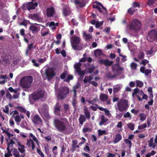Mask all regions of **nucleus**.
I'll list each match as a JSON object with an SVG mask.
<instances>
[{
	"label": "nucleus",
	"mask_w": 157,
	"mask_h": 157,
	"mask_svg": "<svg viewBox=\"0 0 157 157\" xmlns=\"http://www.w3.org/2000/svg\"><path fill=\"white\" fill-rule=\"evenodd\" d=\"M84 113L86 117L88 119H89L90 117V113L89 112L88 109H85L84 110Z\"/></svg>",
	"instance_id": "49530a36"
},
{
	"label": "nucleus",
	"mask_w": 157,
	"mask_h": 157,
	"mask_svg": "<svg viewBox=\"0 0 157 157\" xmlns=\"http://www.w3.org/2000/svg\"><path fill=\"white\" fill-rule=\"evenodd\" d=\"M128 139H125L124 140V141L127 144H128L129 145V147L130 148L132 146V143L129 140H132L133 138H128Z\"/></svg>",
	"instance_id": "de8ad7c7"
},
{
	"label": "nucleus",
	"mask_w": 157,
	"mask_h": 157,
	"mask_svg": "<svg viewBox=\"0 0 157 157\" xmlns=\"http://www.w3.org/2000/svg\"><path fill=\"white\" fill-rule=\"evenodd\" d=\"M153 138H151L150 140L148 142V145L149 147H153V148H154L155 145H153Z\"/></svg>",
	"instance_id": "09e8293b"
},
{
	"label": "nucleus",
	"mask_w": 157,
	"mask_h": 157,
	"mask_svg": "<svg viewBox=\"0 0 157 157\" xmlns=\"http://www.w3.org/2000/svg\"><path fill=\"white\" fill-rule=\"evenodd\" d=\"M54 121L55 126L58 130L59 131L64 130L68 123L67 121L65 118L60 120L55 119Z\"/></svg>",
	"instance_id": "f257e3e1"
},
{
	"label": "nucleus",
	"mask_w": 157,
	"mask_h": 157,
	"mask_svg": "<svg viewBox=\"0 0 157 157\" xmlns=\"http://www.w3.org/2000/svg\"><path fill=\"white\" fill-rule=\"evenodd\" d=\"M29 17L32 19L36 21H39L41 20L39 13L31 14L29 15Z\"/></svg>",
	"instance_id": "a211bd4d"
},
{
	"label": "nucleus",
	"mask_w": 157,
	"mask_h": 157,
	"mask_svg": "<svg viewBox=\"0 0 157 157\" xmlns=\"http://www.w3.org/2000/svg\"><path fill=\"white\" fill-rule=\"evenodd\" d=\"M77 103V101H76V100L75 98H74L72 100V104L73 105V107L75 108H75L76 106V104Z\"/></svg>",
	"instance_id": "bf43d9fd"
},
{
	"label": "nucleus",
	"mask_w": 157,
	"mask_h": 157,
	"mask_svg": "<svg viewBox=\"0 0 157 157\" xmlns=\"http://www.w3.org/2000/svg\"><path fill=\"white\" fill-rule=\"evenodd\" d=\"M80 85L79 83H77L73 87V90L72 91L74 92V96L75 98L76 96V93L78 91V90L80 88Z\"/></svg>",
	"instance_id": "aec40b11"
},
{
	"label": "nucleus",
	"mask_w": 157,
	"mask_h": 157,
	"mask_svg": "<svg viewBox=\"0 0 157 157\" xmlns=\"http://www.w3.org/2000/svg\"><path fill=\"white\" fill-rule=\"evenodd\" d=\"M32 120L35 124H40L42 123V120L37 115L33 116L32 117Z\"/></svg>",
	"instance_id": "f8f14e48"
},
{
	"label": "nucleus",
	"mask_w": 157,
	"mask_h": 157,
	"mask_svg": "<svg viewBox=\"0 0 157 157\" xmlns=\"http://www.w3.org/2000/svg\"><path fill=\"white\" fill-rule=\"evenodd\" d=\"M12 154L14 157H20L21 155L17 149L15 147L12 148Z\"/></svg>",
	"instance_id": "4be33fe9"
},
{
	"label": "nucleus",
	"mask_w": 157,
	"mask_h": 157,
	"mask_svg": "<svg viewBox=\"0 0 157 157\" xmlns=\"http://www.w3.org/2000/svg\"><path fill=\"white\" fill-rule=\"evenodd\" d=\"M69 93V89L67 87H62L59 88V91L57 94V98L59 99H63L65 98L66 95Z\"/></svg>",
	"instance_id": "20e7f679"
},
{
	"label": "nucleus",
	"mask_w": 157,
	"mask_h": 157,
	"mask_svg": "<svg viewBox=\"0 0 157 157\" xmlns=\"http://www.w3.org/2000/svg\"><path fill=\"white\" fill-rule=\"evenodd\" d=\"M45 74L48 80L51 79L56 75L54 69L53 68H49L46 69Z\"/></svg>",
	"instance_id": "9d476101"
},
{
	"label": "nucleus",
	"mask_w": 157,
	"mask_h": 157,
	"mask_svg": "<svg viewBox=\"0 0 157 157\" xmlns=\"http://www.w3.org/2000/svg\"><path fill=\"white\" fill-rule=\"evenodd\" d=\"M108 98V96L106 94L102 93L100 95V99L101 101H105Z\"/></svg>",
	"instance_id": "5701e85b"
},
{
	"label": "nucleus",
	"mask_w": 157,
	"mask_h": 157,
	"mask_svg": "<svg viewBox=\"0 0 157 157\" xmlns=\"http://www.w3.org/2000/svg\"><path fill=\"white\" fill-rule=\"evenodd\" d=\"M74 2L77 6L80 8L84 6L85 5L84 1L82 0H75Z\"/></svg>",
	"instance_id": "6ab92c4d"
},
{
	"label": "nucleus",
	"mask_w": 157,
	"mask_h": 157,
	"mask_svg": "<svg viewBox=\"0 0 157 157\" xmlns=\"http://www.w3.org/2000/svg\"><path fill=\"white\" fill-rule=\"evenodd\" d=\"M10 138H6V140H7V146H9L10 147H12L13 146V145L15 144V142L12 139L10 140L9 141L8 139Z\"/></svg>",
	"instance_id": "2f4dec72"
},
{
	"label": "nucleus",
	"mask_w": 157,
	"mask_h": 157,
	"mask_svg": "<svg viewBox=\"0 0 157 157\" xmlns=\"http://www.w3.org/2000/svg\"><path fill=\"white\" fill-rule=\"evenodd\" d=\"M136 82L137 86L139 87H141L143 86V82L141 81L137 80L136 81Z\"/></svg>",
	"instance_id": "5fc2aeb1"
},
{
	"label": "nucleus",
	"mask_w": 157,
	"mask_h": 157,
	"mask_svg": "<svg viewBox=\"0 0 157 157\" xmlns=\"http://www.w3.org/2000/svg\"><path fill=\"white\" fill-rule=\"evenodd\" d=\"M4 112L6 113H8L9 111V108L8 105H6L5 107V108L3 110Z\"/></svg>",
	"instance_id": "774afa93"
},
{
	"label": "nucleus",
	"mask_w": 157,
	"mask_h": 157,
	"mask_svg": "<svg viewBox=\"0 0 157 157\" xmlns=\"http://www.w3.org/2000/svg\"><path fill=\"white\" fill-rule=\"evenodd\" d=\"M29 29L30 30L32 31L33 33H36L38 31V28L34 25L30 26Z\"/></svg>",
	"instance_id": "473e14b6"
},
{
	"label": "nucleus",
	"mask_w": 157,
	"mask_h": 157,
	"mask_svg": "<svg viewBox=\"0 0 157 157\" xmlns=\"http://www.w3.org/2000/svg\"><path fill=\"white\" fill-rule=\"evenodd\" d=\"M67 71H65L63 72L61 75L60 78L62 79H64L65 78L67 77Z\"/></svg>",
	"instance_id": "864d4df0"
},
{
	"label": "nucleus",
	"mask_w": 157,
	"mask_h": 157,
	"mask_svg": "<svg viewBox=\"0 0 157 157\" xmlns=\"http://www.w3.org/2000/svg\"><path fill=\"white\" fill-rule=\"evenodd\" d=\"M108 121V119L106 118L104 115H101V121L99 123L100 125L104 124Z\"/></svg>",
	"instance_id": "393cba45"
},
{
	"label": "nucleus",
	"mask_w": 157,
	"mask_h": 157,
	"mask_svg": "<svg viewBox=\"0 0 157 157\" xmlns=\"http://www.w3.org/2000/svg\"><path fill=\"white\" fill-rule=\"evenodd\" d=\"M9 90L11 92H13L14 93H16L17 91H19V89H14L12 87H10L9 88Z\"/></svg>",
	"instance_id": "3c124183"
},
{
	"label": "nucleus",
	"mask_w": 157,
	"mask_h": 157,
	"mask_svg": "<svg viewBox=\"0 0 157 157\" xmlns=\"http://www.w3.org/2000/svg\"><path fill=\"white\" fill-rule=\"evenodd\" d=\"M144 54L142 52H140L139 53L138 57L140 59H142L144 58Z\"/></svg>",
	"instance_id": "603ef678"
},
{
	"label": "nucleus",
	"mask_w": 157,
	"mask_h": 157,
	"mask_svg": "<svg viewBox=\"0 0 157 157\" xmlns=\"http://www.w3.org/2000/svg\"><path fill=\"white\" fill-rule=\"evenodd\" d=\"M103 23V21H101L100 22L98 21L97 22V23L96 25H95L96 27V28H98L100 27L102 25Z\"/></svg>",
	"instance_id": "e2e57ef3"
},
{
	"label": "nucleus",
	"mask_w": 157,
	"mask_h": 157,
	"mask_svg": "<svg viewBox=\"0 0 157 157\" xmlns=\"http://www.w3.org/2000/svg\"><path fill=\"white\" fill-rule=\"evenodd\" d=\"M127 126L128 128L132 131L134 129L135 125L132 123H130L127 124Z\"/></svg>",
	"instance_id": "79ce46f5"
},
{
	"label": "nucleus",
	"mask_w": 157,
	"mask_h": 157,
	"mask_svg": "<svg viewBox=\"0 0 157 157\" xmlns=\"http://www.w3.org/2000/svg\"><path fill=\"white\" fill-rule=\"evenodd\" d=\"M143 94H144V92L142 90H139L138 88H136L134 90L132 95L133 97H134L135 96H142Z\"/></svg>",
	"instance_id": "4468645a"
},
{
	"label": "nucleus",
	"mask_w": 157,
	"mask_h": 157,
	"mask_svg": "<svg viewBox=\"0 0 157 157\" xmlns=\"http://www.w3.org/2000/svg\"><path fill=\"white\" fill-rule=\"evenodd\" d=\"M37 152L41 157H44V155L42 151L39 149L37 148Z\"/></svg>",
	"instance_id": "6e6d98bb"
},
{
	"label": "nucleus",
	"mask_w": 157,
	"mask_h": 157,
	"mask_svg": "<svg viewBox=\"0 0 157 157\" xmlns=\"http://www.w3.org/2000/svg\"><path fill=\"white\" fill-rule=\"evenodd\" d=\"M67 78L65 79L64 81L66 82H69L70 80H72L73 79V77L71 75H69L67 73Z\"/></svg>",
	"instance_id": "a18cd8bd"
},
{
	"label": "nucleus",
	"mask_w": 157,
	"mask_h": 157,
	"mask_svg": "<svg viewBox=\"0 0 157 157\" xmlns=\"http://www.w3.org/2000/svg\"><path fill=\"white\" fill-rule=\"evenodd\" d=\"M44 92V91L38 90L34 92L32 94V98L34 100L40 99L43 98Z\"/></svg>",
	"instance_id": "1a4fd4ad"
},
{
	"label": "nucleus",
	"mask_w": 157,
	"mask_h": 157,
	"mask_svg": "<svg viewBox=\"0 0 157 157\" xmlns=\"http://www.w3.org/2000/svg\"><path fill=\"white\" fill-rule=\"evenodd\" d=\"M140 120L141 121H144L146 119V116L144 114H140Z\"/></svg>",
	"instance_id": "4d7b16f0"
},
{
	"label": "nucleus",
	"mask_w": 157,
	"mask_h": 157,
	"mask_svg": "<svg viewBox=\"0 0 157 157\" xmlns=\"http://www.w3.org/2000/svg\"><path fill=\"white\" fill-rule=\"evenodd\" d=\"M147 127V124L144 123L142 125H139L138 127V129H142L145 128Z\"/></svg>",
	"instance_id": "13d9d810"
},
{
	"label": "nucleus",
	"mask_w": 157,
	"mask_h": 157,
	"mask_svg": "<svg viewBox=\"0 0 157 157\" xmlns=\"http://www.w3.org/2000/svg\"><path fill=\"white\" fill-rule=\"evenodd\" d=\"M72 151H74L76 150V148H79V146L77 144H72Z\"/></svg>",
	"instance_id": "680f3d73"
},
{
	"label": "nucleus",
	"mask_w": 157,
	"mask_h": 157,
	"mask_svg": "<svg viewBox=\"0 0 157 157\" xmlns=\"http://www.w3.org/2000/svg\"><path fill=\"white\" fill-rule=\"evenodd\" d=\"M49 33V30L47 29H43L41 31V34L42 36H44Z\"/></svg>",
	"instance_id": "4c0bfd02"
},
{
	"label": "nucleus",
	"mask_w": 157,
	"mask_h": 157,
	"mask_svg": "<svg viewBox=\"0 0 157 157\" xmlns=\"http://www.w3.org/2000/svg\"><path fill=\"white\" fill-rule=\"evenodd\" d=\"M101 63L104 64L106 66H110L113 63L112 61H109L108 60H101L100 61Z\"/></svg>",
	"instance_id": "c85d7f7f"
},
{
	"label": "nucleus",
	"mask_w": 157,
	"mask_h": 157,
	"mask_svg": "<svg viewBox=\"0 0 157 157\" xmlns=\"http://www.w3.org/2000/svg\"><path fill=\"white\" fill-rule=\"evenodd\" d=\"M86 118L84 115H81L79 118L78 120L79 123L81 124H82L84 122L86 121Z\"/></svg>",
	"instance_id": "ea45409f"
},
{
	"label": "nucleus",
	"mask_w": 157,
	"mask_h": 157,
	"mask_svg": "<svg viewBox=\"0 0 157 157\" xmlns=\"http://www.w3.org/2000/svg\"><path fill=\"white\" fill-rule=\"evenodd\" d=\"M33 47V43H32L28 45L26 51V55H28L30 53V50Z\"/></svg>",
	"instance_id": "f704fd0d"
},
{
	"label": "nucleus",
	"mask_w": 157,
	"mask_h": 157,
	"mask_svg": "<svg viewBox=\"0 0 157 157\" xmlns=\"http://www.w3.org/2000/svg\"><path fill=\"white\" fill-rule=\"evenodd\" d=\"M82 131L84 132H90L91 129L90 128L85 127L83 128Z\"/></svg>",
	"instance_id": "69168bd1"
},
{
	"label": "nucleus",
	"mask_w": 157,
	"mask_h": 157,
	"mask_svg": "<svg viewBox=\"0 0 157 157\" xmlns=\"http://www.w3.org/2000/svg\"><path fill=\"white\" fill-rule=\"evenodd\" d=\"M61 105L57 103L54 107V113L55 115L57 116L60 115Z\"/></svg>",
	"instance_id": "2eb2a0df"
},
{
	"label": "nucleus",
	"mask_w": 157,
	"mask_h": 157,
	"mask_svg": "<svg viewBox=\"0 0 157 157\" xmlns=\"http://www.w3.org/2000/svg\"><path fill=\"white\" fill-rule=\"evenodd\" d=\"M33 82V78L31 76H27L21 78L20 81L21 85L23 88H29Z\"/></svg>",
	"instance_id": "7ed1b4c3"
},
{
	"label": "nucleus",
	"mask_w": 157,
	"mask_h": 157,
	"mask_svg": "<svg viewBox=\"0 0 157 157\" xmlns=\"http://www.w3.org/2000/svg\"><path fill=\"white\" fill-rule=\"evenodd\" d=\"M117 105L118 109L121 112L126 111L128 107V103L125 100L120 101L118 103Z\"/></svg>",
	"instance_id": "0eeeda50"
},
{
	"label": "nucleus",
	"mask_w": 157,
	"mask_h": 157,
	"mask_svg": "<svg viewBox=\"0 0 157 157\" xmlns=\"http://www.w3.org/2000/svg\"><path fill=\"white\" fill-rule=\"evenodd\" d=\"M37 5L38 4L37 2L33 3L32 2H30L27 5V9L29 10L34 9L35 7L37 6Z\"/></svg>",
	"instance_id": "f3484780"
},
{
	"label": "nucleus",
	"mask_w": 157,
	"mask_h": 157,
	"mask_svg": "<svg viewBox=\"0 0 157 157\" xmlns=\"http://www.w3.org/2000/svg\"><path fill=\"white\" fill-rule=\"evenodd\" d=\"M124 117L125 118H129L130 119L131 118L130 114L129 112H127L124 115Z\"/></svg>",
	"instance_id": "052dcab7"
},
{
	"label": "nucleus",
	"mask_w": 157,
	"mask_h": 157,
	"mask_svg": "<svg viewBox=\"0 0 157 157\" xmlns=\"http://www.w3.org/2000/svg\"><path fill=\"white\" fill-rule=\"evenodd\" d=\"M97 4H98V5H97V4H94L92 6V7H93L94 8H97L99 6H98V5L100 6L104 10H106V8L104 7L100 3V2H98Z\"/></svg>",
	"instance_id": "a19ab883"
},
{
	"label": "nucleus",
	"mask_w": 157,
	"mask_h": 157,
	"mask_svg": "<svg viewBox=\"0 0 157 157\" xmlns=\"http://www.w3.org/2000/svg\"><path fill=\"white\" fill-rule=\"evenodd\" d=\"M141 25L140 22L136 19L133 20L130 24L129 27L131 30L137 31L141 28Z\"/></svg>",
	"instance_id": "39448f33"
},
{
	"label": "nucleus",
	"mask_w": 157,
	"mask_h": 157,
	"mask_svg": "<svg viewBox=\"0 0 157 157\" xmlns=\"http://www.w3.org/2000/svg\"><path fill=\"white\" fill-rule=\"evenodd\" d=\"M81 64L79 63H76L74 65V67L76 71L80 75H83L85 74L84 71H81L80 69Z\"/></svg>",
	"instance_id": "9b49d317"
},
{
	"label": "nucleus",
	"mask_w": 157,
	"mask_h": 157,
	"mask_svg": "<svg viewBox=\"0 0 157 157\" xmlns=\"http://www.w3.org/2000/svg\"><path fill=\"white\" fill-rule=\"evenodd\" d=\"M135 11V10L133 8H130L128 10V12L131 15H132L133 13Z\"/></svg>",
	"instance_id": "338daca9"
},
{
	"label": "nucleus",
	"mask_w": 157,
	"mask_h": 157,
	"mask_svg": "<svg viewBox=\"0 0 157 157\" xmlns=\"http://www.w3.org/2000/svg\"><path fill=\"white\" fill-rule=\"evenodd\" d=\"M18 145H19V147H18V149L21 153H25V146L23 145H21V144L20 143H18Z\"/></svg>",
	"instance_id": "c756f323"
},
{
	"label": "nucleus",
	"mask_w": 157,
	"mask_h": 157,
	"mask_svg": "<svg viewBox=\"0 0 157 157\" xmlns=\"http://www.w3.org/2000/svg\"><path fill=\"white\" fill-rule=\"evenodd\" d=\"M83 38L86 41H90L93 38L91 35L89 33H86L85 31H83Z\"/></svg>",
	"instance_id": "dca6fc26"
},
{
	"label": "nucleus",
	"mask_w": 157,
	"mask_h": 157,
	"mask_svg": "<svg viewBox=\"0 0 157 157\" xmlns=\"http://www.w3.org/2000/svg\"><path fill=\"white\" fill-rule=\"evenodd\" d=\"M148 63V61L146 59H144L142 61V62L141 63H140V64H142L144 66H145L146 64H147Z\"/></svg>",
	"instance_id": "0e129e2a"
},
{
	"label": "nucleus",
	"mask_w": 157,
	"mask_h": 157,
	"mask_svg": "<svg viewBox=\"0 0 157 157\" xmlns=\"http://www.w3.org/2000/svg\"><path fill=\"white\" fill-rule=\"evenodd\" d=\"M55 13L54 9L53 7H49L47 9V15L48 17H50L53 16Z\"/></svg>",
	"instance_id": "ddd939ff"
},
{
	"label": "nucleus",
	"mask_w": 157,
	"mask_h": 157,
	"mask_svg": "<svg viewBox=\"0 0 157 157\" xmlns=\"http://www.w3.org/2000/svg\"><path fill=\"white\" fill-rule=\"evenodd\" d=\"M122 87V86L120 84H118L114 86L113 88L114 94H116V93L119 91Z\"/></svg>",
	"instance_id": "412c9836"
},
{
	"label": "nucleus",
	"mask_w": 157,
	"mask_h": 157,
	"mask_svg": "<svg viewBox=\"0 0 157 157\" xmlns=\"http://www.w3.org/2000/svg\"><path fill=\"white\" fill-rule=\"evenodd\" d=\"M66 144L65 143L62 142L60 144V146L61 148V151L62 153L64 152L66 150Z\"/></svg>",
	"instance_id": "58836bf2"
},
{
	"label": "nucleus",
	"mask_w": 157,
	"mask_h": 157,
	"mask_svg": "<svg viewBox=\"0 0 157 157\" xmlns=\"http://www.w3.org/2000/svg\"><path fill=\"white\" fill-rule=\"evenodd\" d=\"M112 70L113 73L116 75L121 74L124 70V68L120 67L119 63L114 64L112 66Z\"/></svg>",
	"instance_id": "423d86ee"
},
{
	"label": "nucleus",
	"mask_w": 157,
	"mask_h": 157,
	"mask_svg": "<svg viewBox=\"0 0 157 157\" xmlns=\"http://www.w3.org/2000/svg\"><path fill=\"white\" fill-rule=\"evenodd\" d=\"M130 66L132 70H135L136 69L137 65L134 62H132L131 63Z\"/></svg>",
	"instance_id": "37998d69"
},
{
	"label": "nucleus",
	"mask_w": 157,
	"mask_h": 157,
	"mask_svg": "<svg viewBox=\"0 0 157 157\" xmlns=\"http://www.w3.org/2000/svg\"><path fill=\"white\" fill-rule=\"evenodd\" d=\"M48 105L44 104L42 107L40 109L42 112H47L48 110Z\"/></svg>",
	"instance_id": "72a5a7b5"
},
{
	"label": "nucleus",
	"mask_w": 157,
	"mask_h": 157,
	"mask_svg": "<svg viewBox=\"0 0 157 157\" xmlns=\"http://www.w3.org/2000/svg\"><path fill=\"white\" fill-rule=\"evenodd\" d=\"M140 71L147 75L149 73H151V70L150 69H145L144 67H142L140 69Z\"/></svg>",
	"instance_id": "b1692460"
},
{
	"label": "nucleus",
	"mask_w": 157,
	"mask_h": 157,
	"mask_svg": "<svg viewBox=\"0 0 157 157\" xmlns=\"http://www.w3.org/2000/svg\"><path fill=\"white\" fill-rule=\"evenodd\" d=\"M98 135L99 136H100L103 135H106L107 134V132L105 130H101L99 129L98 130Z\"/></svg>",
	"instance_id": "c03bdc74"
},
{
	"label": "nucleus",
	"mask_w": 157,
	"mask_h": 157,
	"mask_svg": "<svg viewBox=\"0 0 157 157\" xmlns=\"http://www.w3.org/2000/svg\"><path fill=\"white\" fill-rule=\"evenodd\" d=\"M94 54L96 57H99L102 55L103 53L101 50L98 49L94 51Z\"/></svg>",
	"instance_id": "e433bc0d"
},
{
	"label": "nucleus",
	"mask_w": 157,
	"mask_h": 157,
	"mask_svg": "<svg viewBox=\"0 0 157 157\" xmlns=\"http://www.w3.org/2000/svg\"><path fill=\"white\" fill-rule=\"evenodd\" d=\"M94 76L92 75H90L89 76H86L85 77L83 81L84 83H87V82H91V81L93 78Z\"/></svg>",
	"instance_id": "7c9ffc66"
},
{
	"label": "nucleus",
	"mask_w": 157,
	"mask_h": 157,
	"mask_svg": "<svg viewBox=\"0 0 157 157\" xmlns=\"http://www.w3.org/2000/svg\"><path fill=\"white\" fill-rule=\"evenodd\" d=\"M19 109V111L21 112L22 113H25V114L27 116L28 118H29L30 117V113L29 111H26V110L25 108L22 107H18Z\"/></svg>",
	"instance_id": "a878e982"
},
{
	"label": "nucleus",
	"mask_w": 157,
	"mask_h": 157,
	"mask_svg": "<svg viewBox=\"0 0 157 157\" xmlns=\"http://www.w3.org/2000/svg\"><path fill=\"white\" fill-rule=\"evenodd\" d=\"M147 40L150 42L157 41V32L155 30L151 31L148 34Z\"/></svg>",
	"instance_id": "6e6552de"
},
{
	"label": "nucleus",
	"mask_w": 157,
	"mask_h": 157,
	"mask_svg": "<svg viewBox=\"0 0 157 157\" xmlns=\"http://www.w3.org/2000/svg\"><path fill=\"white\" fill-rule=\"evenodd\" d=\"M116 76L115 74L113 73V74L111 72H109L107 74V76L109 78H115Z\"/></svg>",
	"instance_id": "8fccbe9b"
},
{
	"label": "nucleus",
	"mask_w": 157,
	"mask_h": 157,
	"mask_svg": "<svg viewBox=\"0 0 157 157\" xmlns=\"http://www.w3.org/2000/svg\"><path fill=\"white\" fill-rule=\"evenodd\" d=\"M14 117V119L15 121L17 123H19L21 121V118L22 119H23L24 118V116L22 114H20V115H17Z\"/></svg>",
	"instance_id": "cd10ccee"
},
{
	"label": "nucleus",
	"mask_w": 157,
	"mask_h": 157,
	"mask_svg": "<svg viewBox=\"0 0 157 157\" xmlns=\"http://www.w3.org/2000/svg\"><path fill=\"white\" fill-rule=\"evenodd\" d=\"M70 41L72 46L74 50H81L82 49V46L80 44L81 39L79 37L76 36L71 37Z\"/></svg>",
	"instance_id": "f03ea898"
},
{
	"label": "nucleus",
	"mask_w": 157,
	"mask_h": 157,
	"mask_svg": "<svg viewBox=\"0 0 157 157\" xmlns=\"http://www.w3.org/2000/svg\"><path fill=\"white\" fill-rule=\"evenodd\" d=\"M63 13L65 16H66L69 15L71 13L69 8L67 6L64 8L63 10Z\"/></svg>",
	"instance_id": "bb28decb"
},
{
	"label": "nucleus",
	"mask_w": 157,
	"mask_h": 157,
	"mask_svg": "<svg viewBox=\"0 0 157 157\" xmlns=\"http://www.w3.org/2000/svg\"><path fill=\"white\" fill-rule=\"evenodd\" d=\"M1 129H2V132L3 133H5L6 136H8V137H12L13 136V134L12 133H10V132H9L8 131H7L6 130H5L4 128H3L2 127L1 128Z\"/></svg>",
	"instance_id": "c9c22d12"
}]
</instances>
